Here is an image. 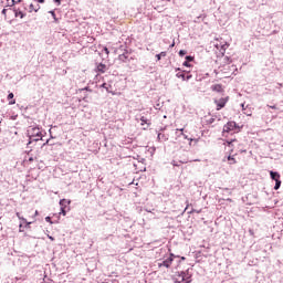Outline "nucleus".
I'll return each instance as SVG.
<instances>
[{
	"label": "nucleus",
	"mask_w": 283,
	"mask_h": 283,
	"mask_svg": "<svg viewBox=\"0 0 283 283\" xmlns=\"http://www.w3.org/2000/svg\"><path fill=\"white\" fill-rule=\"evenodd\" d=\"M17 218H19V220H23V222H25V218L21 217V213L17 212Z\"/></svg>",
	"instance_id": "b1692460"
},
{
	"label": "nucleus",
	"mask_w": 283,
	"mask_h": 283,
	"mask_svg": "<svg viewBox=\"0 0 283 283\" xmlns=\"http://www.w3.org/2000/svg\"><path fill=\"white\" fill-rule=\"evenodd\" d=\"M185 54H187V51H185V50L179 51V56H185Z\"/></svg>",
	"instance_id": "a878e982"
},
{
	"label": "nucleus",
	"mask_w": 283,
	"mask_h": 283,
	"mask_svg": "<svg viewBox=\"0 0 283 283\" xmlns=\"http://www.w3.org/2000/svg\"><path fill=\"white\" fill-rule=\"evenodd\" d=\"M30 12H39V8H35L34 4H30Z\"/></svg>",
	"instance_id": "4be33fe9"
},
{
	"label": "nucleus",
	"mask_w": 283,
	"mask_h": 283,
	"mask_svg": "<svg viewBox=\"0 0 283 283\" xmlns=\"http://www.w3.org/2000/svg\"><path fill=\"white\" fill-rule=\"evenodd\" d=\"M219 72L223 78H231V76L238 72V67L231 63H228L221 66Z\"/></svg>",
	"instance_id": "f257e3e1"
},
{
	"label": "nucleus",
	"mask_w": 283,
	"mask_h": 283,
	"mask_svg": "<svg viewBox=\"0 0 283 283\" xmlns=\"http://www.w3.org/2000/svg\"><path fill=\"white\" fill-rule=\"evenodd\" d=\"M163 56H167V52H160L159 54L156 55L157 61H160Z\"/></svg>",
	"instance_id": "412c9836"
},
{
	"label": "nucleus",
	"mask_w": 283,
	"mask_h": 283,
	"mask_svg": "<svg viewBox=\"0 0 283 283\" xmlns=\"http://www.w3.org/2000/svg\"><path fill=\"white\" fill-rule=\"evenodd\" d=\"M15 17H19V19H23L25 14L22 11H15Z\"/></svg>",
	"instance_id": "5701e85b"
},
{
	"label": "nucleus",
	"mask_w": 283,
	"mask_h": 283,
	"mask_svg": "<svg viewBox=\"0 0 283 283\" xmlns=\"http://www.w3.org/2000/svg\"><path fill=\"white\" fill-rule=\"evenodd\" d=\"M19 231H20V233H23V224L22 223H20V226H19Z\"/></svg>",
	"instance_id": "cd10ccee"
},
{
	"label": "nucleus",
	"mask_w": 283,
	"mask_h": 283,
	"mask_svg": "<svg viewBox=\"0 0 283 283\" xmlns=\"http://www.w3.org/2000/svg\"><path fill=\"white\" fill-rule=\"evenodd\" d=\"M140 120H142V125H145V123H147V119L145 118V116H143V117L140 118Z\"/></svg>",
	"instance_id": "c85d7f7f"
},
{
	"label": "nucleus",
	"mask_w": 283,
	"mask_h": 283,
	"mask_svg": "<svg viewBox=\"0 0 283 283\" xmlns=\"http://www.w3.org/2000/svg\"><path fill=\"white\" fill-rule=\"evenodd\" d=\"M27 132L30 140H43V133H41V128L36 126H30Z\"/></svg>",
	"instance_id": "f03ea898"
},
{
	"label": "nucleus",
	"mask_w": 283,
	"mask_h": 283,
	"mask_svg": "<svg viewBox=\"0 0 283 283\" xmlns=\"http://www.w3.org/2000/svg\"><path fill=\"white\" fill-rule=\"evenodd\" d=\"M268 107H270L271 109H277V106H275V105H273V106L268 105Z\"/></svg>",
	"instance_id": "473e14b6"
},
{
	"label": "nucleus",
	"mask_w": 283,
	"mask_h": 283,
	"mask_svg": "<svg viewBox=\"0 0 283 283\" xmlns=\"http://www.w3.org/2000/svg\"><path fill=\"white\" fill-rule=\"evenodd\" d=\"M104 52H105V54H109V49H107V46H105Z\"/></svg>",
	"instance_id": "2f4dec72"
},
{
	"label": "nucleus",
	"mask_w": 283,
	"mask_h": 283,
	"mask_svg": "<svg viewBox=\"0 0 283 283\" xmlns=\"http://www.w3.org/2000/svg\"><path fill=\"white\" fill-rule=\"evenodd\" d=\"M231 132L233 134H238V132H240V126H238V124L235 122H228L223 126V136H224V134H231Z\"/></svg>",
	"instance_id": "20e7f679"
},
{
	"label": "nucleus",
	"mask_w": 283,
	"mask_h": 283,
	"mask_svg": "<svg viewBox=\"0 0 283 283\" xmlns=\"http://www.w3.org/2000/svg\"><path fill=\"white\" fill-rule=\"evenodd\" d=\"M227 103H229V96L221 97L220 99H214V104L217 105V112L224 108Z\"/></svg>",
	"instance_id": "39448f33"
},
{
	"label": "nucleus",
	"mask_w": 283,
	"mask_h": 283,
	"mask_svg": "<svg viewBox=\"0 0 283 283\" xmlns=\"http://www.w3.org/2000/svg\"><path fill=\"white\" fill-rule=\"evenodd\" d=\"M39 213V211H35V216Z\"/></svg>",
	"instance_id": "c03bdc74"
},
{
	"label": "nucleus",
	"mask_w": 283,
	"mask_h": 283,
	"mask_svg": "<svg viewBox=\"0 0 283 283\" xmlns=\"http://www.w3.org/2000/svg\"><path fill=\"white\" fill-rule=\"evenodd\" d=\"M243 114H245V116H252L253 113L251 112V109H248L249 106L244 107V104L241 105Z\"/></svg>",
	"instance_id": "ddd939ff"
},
{
	"label": "nucleus",
	"mask_w": 283,
	"mask_h": 283,
	"mask_svg": "<svg viewBox=\"0 0 283 283\" xmlns=\"http://www.w3.org/2000/svg\"><path fill=\"white\" fill-rule=\"evenodd\" d=\"M70 201L63 199L60 201V207H61V213H63L64 216H66V213L70 211Z\"/></svg>",
	"instance_id": "0eeeda50"
},
{
	"label": "nucleus",
	"mask_w": 283,
	"mask_h": 283,
	"mask_svg": "<svg viewBox=\"0 0 283 283\" xmlns=\"http://www.w3.org/2000/svg\"><path fill=\"white\" fill-rule=\"evenodd\" d=\"M49 238H50V240L54 241V238H52V237H49Z\"/></svg>",
	"instance_id": "37998d69"
},
{
	"label": "nucleus",
	"mask_w": 283,
	"mask_h": 283,
	"mask_svg": "<svg viewBox=\"0 0 283 283\" xmlns=\"http://www.w3.org/2000/svg\"><path fill=\"white\" fill-rule=\"evenodd\" d=\"M177 132H181V133H182V132H185V129H184V128H181V129H177Z\"/></svg>",
	"instance_id": "58836bf2"
},
{
	"label": "nucleus",
	"mask_w": 283,
	"mask_h": 283,
	"mask_svg": "<svg viewBox=\"0 0 283 283\" xmlns=\"http://www.w3.org/2000/svg\"><path fill=\"white\" fill-rule=\"evenodd\" d=\"M96 72H98L99 74H105V72H107V65L103 63L97 64Z\"/></svg>",
	"instance_id": "6e6552de"
},
{
	"label": "nucleus",
	"mask_w": 283,
	"mask_h": 283,
	"mask_svg": "<svg viewBox=\"0 0 283 283\" xmlns=\"http://www.w3.org/2000/svg\"><path fill=\"white\" fill-rule=\"evenodd\" d=\"M176 76L177 78H182L184 81H189V78H191V75L185 76L184 73H177Z\"/></svg>",
	"instance_id": "2eb2a0df"
},
{
	"label": "nucleus",
	"mask_w": 283,
	"mask_h": 283,
	"mask_svg": "<svg viewBox=\"0 0 283 283\" xmlns=\"http://www.w3.org/2000/svg\"><path fill=\"white\" fill-rule=\"evenodd\" d=\"M237 142H238V139L227 140V142L224 143V145H228V147H233V143H237Z\"/></svg>",
	"instance_id": "6ab92c4d"
},
{
	"label": "nucleus",
	"mask_w": 283,
	"mask_h": 283,
	"mask_svg": "<svg viewBox=\"0 0 283 283\" xmlns=\"http://www.w3.org/2000/svg\"><path fill=\"white\" fill-rule=\"evenodd\" d=\"M186 61H187V62H189V61H193V56H191V55H187V56H186Z\"/></svg>",
	"instance_id": "bb28decb"
},
{
	"label": "nucleus",
	"mask_w": 283,
	"mask_h": 283,
	"mask_svg": "<svg viewBox=\"0 0 283 283\" xmlns=\"http://www.w3.org/2000/svg\"><path fill=\"white\" fill-rule=\"evenodd\" d=\"M233 154V148L230 150V155L227 157V160L229 165H237L238 160H235V157L231 156Z\"/></svg>",
	"instance_id": "9d476101"
},
{
	"label": "nucleus",
	"mask_w": 283,
	"mask_h": 283,
	"mask_svg": "<svg viewBox=\"0 0 283 283\" xmlns=\"http://www.w3.org/2000/svg\"><path fill=\"white\" fill-rule=\"evenodd\" d=\"M270 176H271L272 180H275V181L280 180V172L271 171Z\"/></svg>",
	"instance_id": "dca6fc26"
},
{
	"label": "nucleus",
	"mask_w": 283,
	"mask_h": 283,
	"mask_svg": "<svg viewBox=\"0 0 283 283\" xmlns=\"http://www.w3.org/2000/svg\"><path fill=\"white\" fill-rule=\"evenodd\" d=\"M8 101H9V105H15L17 101L14 99L13 93H9Z\"/></svg>",
	"instance_id": "f8f14e48"
},
{
	"label": "nucleus",
	"mask_w": 283,
	"mask_h": 283,
	"mask_svg": "<svg viewBox=\"0 0 283 283\" xmlns=\"http://www.w3.org/2000/svg\"><path fill=\"white\" fill-rule=\"evenodd\" d=\"M48 143H50V140H46V143L43 144V147H45V145H48Z\"/></svg>",
	"instance_id": "e433bc0d"
},
{
	"label": "nucleus",
	"mask_w": 283,
	"mask_h": 283,
	"mask_svg": "<svg viewBox=\"0 0 283 283\" xmlns=\"http://www.w3.org/2000/svg\"><path fill=\"white\" fill-rule=\"evenodd\" d=\"M119 61H122L123 63H125V61H127V59H129V55H127V53L120 54L118 56Z\"/></svg>",
	"instance_id": "a211bd4d"
},
{
	"label": "nucleus",
	"mask_w": 283,
	"mask_h": 283,
	"mask_svg": "<svg viewBox=\"0 0 283 283\" xmlns=\"http://www.w3.org/2000/svg\"><path fill=\"white\" fill-rule=\"evenodd\" d=\"M158 140H160L161 143H165L167 140H169V137H167L165 134L159 133L157 136Z\"/></svg>",
	"instance_id": "4468645a"
},
{
	"label": "nucleus",
	"mask_w": 283,
	"mask_h": 283,
	"mask_svg": "<svg viewBox=\"0 0 283 283\" xmlns=\"http://www.w3.org/2000/svg\"><path fill=\"white\" fill-rule=\"evenodd\" d=\"M280 187H282V180L279 179L275 181V186H274L275 191H277V189H280Z\"/></svg>",
	"instance_id": "aec40b11"
},
{
	"label": "nucleus",
	"mask_w": 283,
	"mask_h": 283,
	"mask_svg": "<svg viewBox=\"0 0 283 283\" xmlns=\"http://www.w3.org/2000/svg\"><path fill=\"white\" fill-rule=\"evenodd\" d=\"M29 163H34V158L30 157Z\"/></svg>",
	"instance_id": "f704fd0d"
},
{
	"label": "nucleus",
	"mask_w": 283,
	"mask_h": 283,
	"mask_svg": "<svg viewBox=\"0 0 283 283\" xmlns=\"http://www.w3.org/2000/svg\"><path fill=\"white\" fill-rule=\"evenodd\" d=\"M212 92H218L219 94H222L224 92V87L222 84H214L211 86Z\"/></svg>",
	"instance_id": "1a4fd4ad"
},
{
	"label": "nucleus",
	"mask_w": 283,
	"mask_h": 283,
	"mask_svg": "<svg viewBox=\"0 0 283 283\" xmlns=\"http://www.w3.org/2000/svg\"><path fill=\"white\" fill-rule=\"evenodd\" d=\"M24 222H25L24 229H30V226L32 224V222H28V220H25Z\"/></svg>",
	"instance_id": "393cba45"
},
{
	"label": "nucleus",
	"mask_w": 283,
	"mask_h": 283,
	"mask_svg": "<svg viewBox=\"0 0 283 283\" xmlns=\"http://www.w3.org/2000/svg\"><path fill=\"white\" fill-rule=\"evenodd\" d=\"M171 264H174V254H170V256L167 258L165 261H163L161 263H158V268L163 269V266H165L166 269H169Z\"/></svg>",
	"instance_id": "423d86ee"
},
{
	"label": "nucleus",
	"mask_w": 283,
	"mask_h": 283,
	"mask_svg": "<svg viewBox=\"0 0 283 283\" xmlns=\"http://www.w3.org/2000/svg\"><path fill=\"white\" fill-rule=\"evenodd\" d=\"M172 280L175 283H191V274H189V271L177 272Z\"/></svg>",
	"instance_id": "7ed1b4c3"
},
{
	"label": "nucleus",
	"mask_w": 283,
	"mask_h": 283,
	"mask_svg": "<svg viewBox=\"0 0 283 283\" xmlns=\"http://www.w3.org/2000/svg\"><path fill=\"white\" fill-rule=\"evenodd\" d=\"M201 211L200 210H196V209H192L191 211H190V213H200Z\"/></svg>",
	"instance_id": "7c9ffc66"
},
{
	"label": "nucleus",
	"mask_w": 283,
	"mask_h": 283,
	"mask_svg": "<svg viewBox=\"0 0 283 283\" xmlns=\"http://www.w3.org/2000/svg\"><path fill=\"white\" fill-rule=\"evenodd\" d=\"M45 0H38V3H44Z\"/></svg>",
	"instance_id": "c9c22d12"
},
{
	"label": "nucleus",
	"mask_w": 283,
	"mask_h": 283,
	"mask_svg": "<svg viewBox=\"0 0 283 283\" xmlns=\"http://www.w3.org/2000/svg\"><path fill=\"white\" fill-rule=\"evenodd\" d=\"M14 3H21V0H7V6H9L10 8H12Z\"/></svg>",
	"instance_id": "f3484780"
},
{
	"label": "nucleus",
	"mask_w": 283,
	"mask_h": 283,
	"mask_svg": "<svg viewBox=\"0 0 283 283\" xmlns=\"http://www.w3.org/2000/svg\"><path fill=\"white\" fill-rule=\"evenodd\" d=\"M102 87H104V90H106V92H108V94H113V96L116 94L113 90L112 86L107 83L102 84Z\"/></svg>",
	"instance_id": "9b49d317"
},
{
	"label": "nucleus",
	"mask_w": 283,
	"mask_h": 283,
	"mask_svg": "<svg viewBox=\"0 0 283 283\" xmlns=\"http://www.w3.org/2000/svg\"><path fill=\"white\" fill-rule=\"evenodd\" d=\"M174 45H176V42H172L171 45H170V48H174Z\"/></svg>",
	"instance_id": "4c0bfd02"
},
{
	"label": "nucleus",
	"mask_w": 283,
	"mask_h": 283,
	"mask_svg": "<svg viewBox=\"0 0 283 283\" xmlns=\"http://www.w3.org/2000/svg\"><path fill=\"white\" fill-rule=\"evenodd\" d=\"M56 3H61V0H55Z\"/></svg>",
	"instance_id": "a19ab883"
},
{
	"label": "nucleus",
	"mask_w": 283,
	"mask_h": 283,
	"mask_svg": "<svg viewBox=\"0 0 283 283\" xmlns=\"http://www.w3.org/2000/svg\"><path fill=\"white\" fill-rule=\"evenodd\" d=\"M221 48H222V50H224V48H227V44H223Z\"/></svg>",
	"instance_id": "ea45409f"
},
{
	"label": "nucleus",
	"mask_w": 283,
	"mask_h": 283,
	"mask_svg": "<svg viewBox=\"0 0 283 283\" xmlns=\"http://www.w3.org/2000/svg\"><path fill=\"white\" fill-rule=\"evenodd\" d=\"M45 221H46V222H52V219H51L50 217H46V218H45Z\"/></svg>",
	"instance_id": "72a5a7b5"
},
{
	"label": "nucleus",
	"mask_w": 283,
	"mask_h": 283,
	"mask_svg": "<svg viewBox=\"0 0 283 283\" xmlns=\"http://www.w3.org/2000/svg\"><path fill=\"white\" fill-rule=\"evenodd\" d=\"M2 14H6V9L2 10Z\"/></svg>",
	"instance_id": "79ce46f5"
},
{
	"label": "nucleus",
	"mask_w": 283,
	"mask_h": 283,
	"mask_svg": "<svg viewBox=\"0 0 283 283\" xmlns=\"http://www.w3.org/2000/svg\"><path fill=\"white\" fill-rule=\"evenodd\" d=\"M184 65H185V67H191V64H189V62H187V61L184 62Z\"/></svg>",
	"instance_id": "c756f323"
}]
</instances>
